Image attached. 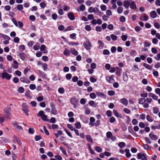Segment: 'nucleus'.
I'll use <instances>...</instances> for the list:
<instances>
[{
	"label": "nucleus",
	"mask_w": 160,
	"mask_h": 160,
	"mask_svg": "<svg viewBox=\"0 0 160 160\" xmlns=\"http://www.w3.org/2000/svg\"><path fill=\"white\" fill-rule=\"evenodd\" d=\"M152 99L150 98H140L138 99V103L140 104H143V107L145 108H147L149 106L148 103H151Z\"/></svg>",
	"instance_id": "nucleus-1"
},
{
	"label": "nucleus",
	"mask_w": 160,
	"mask_h": 160,
	"mask_svg": "<svg viewBox=\"0 0 160 160\" xmlns=\"http://www.w3.org/2000/svg\"><path fill=\"white\" fill-rule=\"evenodd\" d=\"M83 46L86 49L88 50H90L91 48L92 47L91 43L90 40L88 39H87L86 41L84 42L83 43Z\"/></svg>",
	"instance_id": "nucleus-2"
},
{
	"label": "nucleus",
	"mask_w": 160,
	"mask_h": 160,
	"mask_svg": "<svg viewBox=\"0 0 160 160\" xmlns=\"http://www.w3.org/2000/svg\"><path fill=\"white\" fill-rule=\"evenodd\" d=\"M2 78L10 80L11 77V76L6 72H3L2 73Z\"/></svg>",
	"instance_id": "nucleus-3"
},
{
	"label": "nucleus",
	"mask_w": 160,
	"mask_h": 160,
	"mask_svg": "<svg viewBox=\"0 0 160 160\" xmlns=\"http://www.w3.org/2000/svg\"><path fill=\"white\" fill-rule=\"evenodd\" d=\"M137 157L138 159H141V160H147V158L145 154L142 152L138 153Z\"/></svg>",
	"instance_id": "nucleus-4"
},
{
	"label": "nucleus",
	"mask_w": 160,
	"mask_h": 160,
	"mask_svg": "<svg viewBox=\"0 0 160 160\" xmlns=\"http://www.w3.org/2000/svg\"><path fill=\"white\" fill-rule=\"evenodd\" d=\"M88 12L90 13L92 12H100L98 9L97 8L90 7L88 9Z\"/></svg>",
	"instance_id": "nucleus-5"
},
{
	"label": "nucleus",
	"mask_w": 160,
	"mask_h": 160,
	"mask_svg": "<svg viewBox=\"0 0 160 160\" xmlns=\"http://www.w3.org/2000/svg\"><path fill=\"white\" fill-rule=\"evenodd\" d=\"M12 124L13 127L16 129L18 130H22V128L21 126L18 125V123L16 121L13 122L12 123Z\"/></svg>",
	"instance_id": "nucleus-6"
},
{
	"label": "nucleus",
	"mask_w": 160,
	"mask_h": 160,
	"mask_svg": "<svg viewBox=\"0 0 160 160\" xmlns=\"http://www.w3.org/2000/svg\"><path fill=\"white\" fill-rule=\"evenodd\" d=\"M129 2H130V8L133 10L136 9L137 6L135 2L132 0H129Z\"/></svg>",
	"instance_id": "nucleus-7"
},
{
	"label": "nucleus",
	"mask_w": 160,
	"mask_h": 160,
	"mask_svg": "<svg viewBox=\"0 0 160 160\" xmlns=\"http://www.w3.org/2000/svg\"><path fill=\"white\" fill-rule=\"evenodd\" d=\"M5 111L8 114V115H7V117L8 118H10V115H11V108L10 107L6 108L5 109Z\"/></svg>",
	"instance_id": "nucleus-8"
},
{
	"label": "nucleus",
	"mask_w": 160,
	"mask_h": 160,
	"mask_svg": "<svg viewBox=\"0 0 160 160\" xmlns=\"http://www.w3.org/2000/svg\"><path fill=\"white\" fill-rule=\"evenodd\" d=\"M149 136L150 138L152 140L156 141L158 139L157 136L153 134V133L152 132L149 134Z\"/></svg>",
	"instance_id": "nucleus-9"
},
{
	"label": "nucleus",
	"mask_w": 160,
	"mask_h": 160,
	"mask_svg": "<svg viewBox=\"0 0 160 160\" xmlns=\"http://www.w3.org/2000/svg\"><path fill=\"white\" fill-rule=\"evenodd\" d=\"M149 96L150 97L152 98L154 100H157L158 98V96L152 93H149Z\"/></svg>",
	"instance_id": "nucleus-10"
},
{
	"label": "nucleus",
	"mask_w": 160,
	"mask_h": 160,
	"mask_svg": "<svg viewBox=\"0 0 160 160\" xmlns=\"http://www.w3.org/2000/svg\"><path fill=\"white\" fill-rule=\"evenodd\" d=\"M51 113L54 115H56L57 113V110L54 105L51 106Z\"/></svg>",
	"instance_id": "nucleus-11"
},
{
	"label": "nucleus",
	"mask_w": 160,
	"mask_h": 160,
	"mask_svg": "<svg viewBox=\"0 0 160 160\" xmlns=\"http://www.w3.org/2000/svg\"><path fill=\"white\" fill-rule=\"evenodd\" d=\"M157 14L154 11H152L150 13V16L151 18H154L157 16Z\"/></svg>",
	"instance_id": "nucleus-12"
},
{
	"label": "nucleus",
	"mask_w": 160,
	"mask_h": 160,
	"mask_svg": "<svg viewBox=\"0 0 160 160\" xmlns=\"http://www.w3.org/2000/svg\"><path fill=\"white\" fill-rule=\"evenodd\" d=\"M130 2L129 1H125L123 2V6L125 8H128L130 6Z\"/></svg>",
	"instance_id": "nucleus-13"
},
{
	"label": "nucleus",
	"mask_w": 160,
	"mask_h": 160,
	"mask_svg": "<svg viewBox=\"0 0 160 160\" xmlns=\"http://www.w3.org/2000/svg\"><path fill=\"white\" fill-rule=\"evenodd\" d=\"M120 102L125 105H127L128 104V101L125 98H122L120 99Z\"/></svg>",
	"instance_id": "nucleus-14"
},
{
	"label": "nucleus",
	"mask_w": 160,
	"mask_h": 160,
	"mask_svg": "<svg viewBox=\"0 0 160 160\" xmlns=\"http://www.w3.org/2000/svg\"><path fill=\"white\" fill-rule=\"evenodd\" d=\"M68 17L71 20H73L75 19L73 14L72 12H70L68 15Z\"/></svg>",
	"instance_id": "nucleus-15"
},
{
	"label": "nucleus",
	"mask_w": 160,
	"mask_h": 160,
	"mask_svg": "<svg viewBox=\"0 0 160 160\" xmlns=\"http://www.w3.org/2000/svg\"><path fill=\"white\" fill-rule=\"evenodd\" d=\"M63 54L65 55L68 56L70 55V52L68 49L66 48L63 52Z\"/></svg>",
	"instance_id": "nucleus-16"
},
{
	"label": "nucleus",
	"mask_w": 160,
	"mask_h": 160,
	"mask_svg": "<svg viewBox=\"0 0 160 160\" xmlns=\"http://www.w3.org/2000/svg\"><path fill=\"white\" fill-rule=\"evenodd\" d=\"M0 37H2L4 39L7 40H9L10 39V37L8 36L1 33H0Z\"/></svg>",
	"instance_id": "nucleus-17"
},
{
	"label": "nucleus",
	"mask_w": 160,
	"mask_h": 160,
	"mask_svg": "<svg viewBox=\"0 0 160 160\" xmlns=\"http://www.w3.org/2000/svg\"><path fill=\"white\" fill-rule=\"evenodd\" d=\"M96 93L98 96L104 98H105V96L103 93L100 92H96Z\"/></svg>",
	"instance_id": "nucleus-18"
},
{
	"label": "nucleus",
	"mask_w": 160,
	"mask_h": 160,
	"mask_svg": "<svg viewBox=\"0 0 160 160\" xmlns=\"http://www.w3.org/2000/svg\"><path fill=\"white\" fill-rule=\"evenodd\" d=\"M46 48V47L45 45H42L41 46V47L40 48V50L42 51H44V53H47V50L45 49Z\"/></svg>",
	"instance_id": "nucleus-19"
},
{
	"label": "nucleus",
	"mask_w": 160,
	"mask_h": 160,
	"mask_svg": "<svg viewBox=\"0 0 160 160\" xmlns=\"http://www.w3.org/2000/svg\"><path fill=\"white\" fill-rule=\"evenodd\" d=\"M125 151L126 152L125 155L127 157L129 158L131 156V154L130 153L129 150L128 149H126Z\"/></svg>",
	"instance_id": "nucleus-20"
},
{
	"label": "nucleus",
	"mask_w": 160,
	"mask_h": 160,
	"mask_svg": "<svg viewBox=\"0 0 160 160\" xmlns=\"http://www.w3.org/2000/svg\"><path fill=\"white\" fill-rule=\"evenodd\" d=\"M153 112L155 114H157L159 111V109L156 107H154L152 109Z\"/></svg>",
	"instance_id": "nucleus-21"
},
{
	"label": "nucleus",
	"mask_w": 160,
	"mask_h": 160,
	"mask_svg": "<svg viewBox=\"0 0 160 160\" xmlns=\"http://www.w3.org/2000/svg\"><path fill=\"white\" fill-rule=\"evenodd\" d=\"M70 52L73 54L77 55L78 54V52L75 49L72 48L70 49Z\"/></svg>",
	"instance_id": "nucleus-22"
},
{
	"label": "nucleus",
	"mask_w": 160,
	"mask_h": 160,
	"mask_svg": "<svg viewBox=\"0 0 160 160\" xmlns=\"http://www.w3.org/2000/svg\"><path fill=\"white\" fill-rule=\"evenodd\" d=\"M86 138L88 142L92 143H93V140L92 139V138L90 136L88 135H87L86 136Z\"/></svg>",
	"instance_id": "nucleus-23"
},
{
	"label": "nucleus",
	"mask_w": 160,
	"mask_h": 160,
	"mask_svg": "<svg viewBox=\"0 0 160 160\" xmlns=\"http://www.w3.org/2000/svg\"><path fill=\"white\" fill-rule=\"evenodd\" d=\"M106 79L107 81L109 82H110L112 80H113L112 76H107L106 77Z\"/></svg>",
	"instance_id": "nucleus-24"
},
{
	"label": "nucleus",
	"mask_w": 160,
	"mask_h": 160,
	"mask_svg": "<svg viewBox=\"0 0 160 160\" xmlns=\"http://www.w3.org/2000/svg\"><path fill=\"white\" fill-rule=\"evenodd\" d=\"M90 120V122L89 123V124L91 126H93L94 125V124L92 123L95 122V119L93 117H91Z\"/></svg>",
	"instance_id": "nucleus-25"
},
{
	"label": "nucleus",
	"mask_w": 160,
	"mask_h": 160,
	"mask_svg": "<svg viewBox=\"0 0 160 160\" xmlns=\"http://www.w3.org/2000/svg\"><path fill=\"white\" fill-rule=\"evenodd\" d=\"M98 43L99 45V48L102 49L104 46V43L101 41L100 40H98Z\"/></svg>",
	"instance_id": "nucleus-26"
},
{
	"label": "nucleus",
	"mask_w": 160,
	"mask_h": 160,
	"mask_svg": "<svg viewBox=\"0 0 160 160\" xmlns=\"http://www.w3.org/2000/svg\"><path fill=\"white\" fill-rule=\"evenodd\" d=\"M123 11V8L122 7H119L117 8V12L118 14L121 13Z\"/></svg>",
	"instance_id": "nucleus-27"
},
{
	"label": "nucleus",
	"mask_w": 160,
	"mask_h": 160,
	"mask_svg": "<svg viewBox=\"0 0 160 160\" xmlns=\"http://www.w3.org/2000/svg\"><path fill=\"white\" fill-rule=\"evenodd\" d=\"M143 66L145 67L146 68L151 70L152 69V67L150 66V65L144 63L143 64Z\"/></svg>",
	"instance_id": "nucleus-28"
},
{
	"label": "nucleus",
	"mask_w": 160,
	"mask_h": 160,
	"mask_svg": "<svg viewBox=\"0 0 160 160\" xmlns=\"http://www.w3.org/2000/svg\"><path fill=\"white\" fill-rule=\"evenodd\" d=\"M18 91L21 93H23L24 91V89L22 87H20L18 89Z\"/></svg>",
	"instance_id": "nucleus-29"
},
{
	"label": "nucleus",
	"mask_w": 160,
	"mask_h": 160,
	"mask_svg": "<svg viewBox=\"0 0 160 160\" xmlns=\"http://www.w3.org/2000/svg\"><path fill=\"white\" fill-rule=\"evenodd\" d=\"M140 18H141V20H144L145 21H147L148 19V16L144 15L143 16L141 17Z\"/></svg>",
	"instance_id": "nucleus-30"
},
{
	"label": "nucleus",
	"mask_w": 160,
	"mask_h": 160,
	"mask_svg": "<svg viewBox=\"0 0 160 160\" xmlns=\"http://www.w3.org/2000/svg\"><path fill=\"white\" fill-rule=\"evenodd\" d=\"M89 104V105L92 107H96V105L95 103L92 100L90 101L89 102H88Z\"/></svg>",
	"instance_id": "nucleus-31"
},
{
	"label": "nucleus",
	"mask_w": 160,
	"mask_h": 160,
	"mask_svg": "<svg viewBox=\"0 0 160 160\" xmlns=\"http://www.w3.org/2000/svg\"><path fill=\"white\" fill-rule=\"evenodd\" d=\"M47 116L45 114H44L41 118V119L44 121H48L49 120L47 118Z\"/></svg>",
	"instance_id": "nucleus-32"
},
{
	"label": "nucleus",
	"mask_w": 160,
	"mask_h": 160,
	"mask_svg": "<svg viewBox=\"0 0 160 160\" xmlns=\"http://www.w3.org/2000/svg\"><path fill=\"white\" fill-rule=\"evenodd\" d=\"M95 149L96 151L98 152H101L102 151V149L101 148L98 146L96 147L95 148Z\"/></svg>",
	"instance_id": "nucleus-33"
},
{
	"label": "nucleus",
	"mask_w": 160,
	"mask_h": 160,
	"mask_svg": "<svg viewBox=\"0 0 160 160\" xmlns=\"http://www.w3.org/2000/svg\"><path fill=\"white\" fill-rule=\"evenodd\" d=\"M74 28L72 26H68L66 28H65L64 30V31H70L71 30H73Z\"/></svg>",
	"instance_id": "nucleus-34"
},
{
	"label": "nucleus",
	"mask_w": 160,
	"mask_h": 160,
	"mask_svg": "<svg viewBox=\"0 0 160 160\" xmlns=\"http://www.w3.org/2000/svg\"><path fill=\"white\" fill-rule=\"evenodd\" d=\"M90 97L92 99H95L96 97V95L94 93L92 92L90 94Z\"/></svg>",
	"instance_id": "nucleus-35"
},
{
	"label": "nucleus",
	"mask_w": 160,
	"mask_h": 160,
	"mask_svg": "<svg viewBox=\"0 0 160 160\" xmlns=\"http://www.w3.org/2000/svg\"><path fill=\"white\" fill-rule=\"evenodd\" d=\"M111 37L113 41H116L117 38V36L113 34H112L111 35Z\"/></svg>",
	"instance_id": "nucleus-36"
},
{
	"label": "nucleus",
	"mask_w": 160,
	"mask_h": 160,
	"mask_svg": "<svg viewBox=\"0 0 160 160\" xmlns=\"http://www.w3.org/2000/svg\"><path fill=\"white\" fill-rule=\"evenodd\" d=\"M75 126L76 128L78 129L81 128V124L79 122H76L75 124Z\"/></svg>",
	"instance_id": "nucleus-37"
},
{
	"label": "nucleus",
	"mask_w": 160,
	"mask_h": 160,
	"mask_svg": "<svg viewBox=\"0 0 160 160\" xmlns=\"http://www.w3.org/2000/svg\"><path fill=\"white\" fill-rule=\"evenodd\" d=\"M113 112L114 115L115 116H116L117 117H118L120 116L119 114H118L117 111L115 109H114L113 110Z\"/></svg>",
	"instance_id": "nucleus-38"
},
{
	"label": "nucleus",
	"mask_w": 160,
	"mask_h": 160,
	"mask_svg": "<svg viewBox=\"0 0 160 160\" xmlns=\"http://www.w3.org/2000/svg\"><path fill=\"white\" fill-rule=\"evenodd\" d=\"M146 118L147 120L149 122H152L153 121V119L149 115H147L146 116Z\"/></svg>",
	"instance_id": "nucleus-39"
},
{
	"label": "nucleus",
	"mask_w": 160,
	"mask_h": 160,
	"mask_svg": "<svg viewBox=\"0 0 160 160\" xmlns=\"http://www.w3.org/2000/svg\"><path fill=\"white\" fill-rule=\"evenodd\" d=\"M67 127L71 130L73 131L74 130V128L70 124H68L67 125Z\"/></svg>",
	"instance_id": "nucleus-40"
},
{
	"label": "nucleus",
	"mask_w": 160,
	"mask_h": 160,
	"mask_svg": "<svg viewBox=\"0 0 160 160\" xmlns=\"http://www.w3.org/2000/svg\"><path fill=\"white\" fill-rule=\"evenodd\" d=\"M140 96L142 98H145L148 96V93L146 92L140 94Z\"/></svg>",
	"instance_id": "nucleus-41"
},
{
	"label": "nucleus",
	"mask_w": 160,
	"mask_h": 160,
	"mask_svg": "<svg viewBox=\"0 0 160 160\" xmlns=\"http://www.w3.org/2000/svg\"><path fill=\"white\" fill-rule=\"evenodd\" d=\"M106 135L108 138H110L112 136V133L110 132H108L107 133Z\"/></svg>",
	"instance_id": "nucleus-42"
},
{
	"label": "nucleus",
	"mask_w": 160,
	"mask_h": 160,
	"mask_svg": "<svg viewBox=\"0 0 160 160\" xmlns=\"http://www.w3.org/2000/svg\"><path fill=\"white\" fill-rule=\"evenodd\" d=\"M44 114V111H43L41 110L39 112L38 114H37V116H39L41 117Z\"/></svg>",
	"instance_id": "nucleus-43"
},
{
	"label": "nucleus",
	"mask_w": 160,
	"mask_h": 160,
	"mask_svg": "<svg viewBox=\"0 0 160 160\" xmlns=\"http://www.w3.org/2000/svg\"><path fill=\"white\" fill-rule=\"evenodd\" d=\"M76 34L73 33L70 35V37L72 39H75L76 38Z\"/></svg>",
	"instance_id": "nucleus-44"
},
{
	"label": "nucleus",
	"mask_w": 160,
	"mask_h": 160,
	"mask_svg": "<svg viewBox=\"0 0 160 160\" xmlns=\"http://www.w3.org/2000/svg\"><path fill=\"white\" fill-rule=\"evenodd\" d=\"M17 9L19 10H21L23 9V7L22 4H18L17 6Z\"/></svg>",
	"instance_id": "nucleus-45"
},
{
	"label": "nucleus",
	"mask_w": 160,
	"mask_h": 160,
	"mask_svg": "<svg viewBox=\"0 0 160 160\" xmlns=\"http://www.w3.org/2000/svg\"><path fill=\"white\" fill-rule=\"evenodd\" d=\"M23 111L24 112L26 115L27 116H28L29 114L28 113V108H23V109H22Z\"/></svg>",
	"instance_id": "nucleus-46"
},
{
	"label": "nucleus",
	"mask_w": 160,
	"mask_h": 160,
	"mask_svg": "<svg viewBox=\"0 0 160 160\" xmlns=\"http://www.w3.org/2000/svg\"><path fill=\"white\" fill-rule=\"evenodd\" d=\"M40 6L41 8H44L46 6V4L44 2H42L40 3Z\"/></svg>",
	"instance_id": "nucleus-47"
},
{
	"label": "nucleus",
	"mask_w": 160,
	"mask_h": 160,
	"mask_svg": "<svg viewBox=\"0 0 160 160\" xmlns=\"http://www.w3.org/2000/svg\"><path fill=\"white\" fill-rule=\"evenodd\" d=\"M90 109L87 108H86L85 111V113L87 114H89L90 113Z\"/></svg>",
	"instance_id": "nucleus-48"
},
{
	"label": "nucleus",
	"mask_w": 160,
	"mask_h": 160,
	"mask_svg": "<svg viewBox=\"0 0 160 160\" xmlns=\"http://www.w3.org/2000/svg\"><path fill=\"white\" fill-rule=\"evenodd\" d=\"M40 46L38 45H35L33 46V48L35 50H37L39 49Z\"/></svg>",
	"instance_id": "nucleus-49"
},
{
	"label": "nucleus",
	"mask_w": 160,
	"mask_h": 160,
	"mask_svg": "<svg viewBox=\"0 0 160 160\" xmlns=\"http://www.w3.org/2000/svg\"><path fill=\"white\" fill-rule=\"evenodd\" d=\"M21 81L23 82L26 83H30V81L28 79H25V78L22 79V80H21Z\"/></svg>",
	"instance_id": "nucleus-50"
},
{
	"label": "nucleus",
	"mask_w": 160,
	"mask_h": 160,
	"mask_svg": "<svg viewBox=\"0 0 160 160\" xmlns=\"http://www.w3.org/2000/svg\"><path fill=\"white\" fill-rule=\"evenodd\" d=\"M15 142H16L18 144V145L19 146H20L21 144L22 143L21 142L20 140L17 138H16L15 140Z\"/></svg>",
	"instance_id": "nucleus-51"
},
{
	"label": "nucleus",
	"mask_w": 160,
	"mask_h": 160,
	"mask_svg": "<svg viewBox=\"0 0 160 160\" xmlns=\"http://www.w3.org/2000/svg\"><path fill=\"white\" fill-rule=\"evenodd\" d=\"M85 9V6L83 4H81L80 7V9L82 11H83Z\"/></svg>",
	"instance_id": "nucleus-52"
},
{
	"label": "nucleus",
	"mask_w": 160,
	"mask_h": 160,
	"mask_svg": "<svg viewBox=\"0 0 160 160\" xmlns=\"http://www.w3.org/2000/svg\"><path fill=\"white\" fill-rule=\"evenodd\" d=\"M36 88V86L34 84H31L29 86V88L31 89L34 90Z\"/></svg>",
	"instance_id": "nucleus-53"
},
{
	"label": "nucleus",
	"mask_w": 160,
	"mask_h": 160,
	"mask_svg": "<svg viewBox=\"0 0 160 160\" xmlns=\"http://www.w3.org/2000/svg\"><path fill=\"white\" fill-rule=\"evenodd\" d=\"M100 8L101 10L103 11H104L106 10L107 9L106 6L105 5H102L100 6Z\"/></svg>",
	"instance_id": "nucleus-54"
},
{
	"label": "nucleus",
	"mask_w": 160,
	"mask_h": 160,
	"mask_svg": "<svg viewBox=\"0 0 160 160\" xmlns=\"http://www.w3.org/2000/svg\"><path fill=\"white\" fill-rule=\"evenodd\" d=\"M138 121L135 119H133L132 121V124L134 125L137 124L138 123Z\"/></svg>",
	"instance_id": "nucleus-55"
},
{
	"label": "nucleus",
	"mask_w": 160,
	"mask_h": 160,
	"mask_svg": "<svg viewBox=\"0 0 160 160\" xmlns=\"http://www.w3.org/2000/svg\"><path fill=\"white\" fill-rule=\"evenodd\" d=\"M125 143L123 142H121L118 144V146L121 148H122L125 146Z\"/></svg>",
	"instance_id": "nucleus-56"
},
{
	"label": "nucleus",
	"mask_w": 160,
	"mask_h": 160,
	"mask_svg": "<svg viewBox=\"0 0 160 160\" xmlns=\"http://www.w3.org/2000/svg\"><path fill=\"white\" fill-rule=\"evenodd\" d=\"M64 27L62 25H60L58 27V29L60 31H62L64 29Z\"/></svg>",
	"instance_id": "nucleus-57"
},
{
	"label": "nucleus",
	"mask_w": 160,
	"mask_h": 160,
	"mask_svg": "<svg viewBox=\"0 0 160 160\" xmlns=\"http://www.w3.org/2000/svg\"><path fill=\"white\" fill-rule=\"evenodd\" d=\"M106 14L108 16H111L112 15V12L110 10H108L106 12Z\"/></svg>",
	"instance_id": "nucleus-58"
},
{
	"label": "nucleus",
	"mask_w": 160,
	"mask_h": 160,
	"mask_svg": "<svg viewBox=\"0 0 160 160\" xmlns=\"http://www.w3.org/2000/svg\"><path fill=\"white\" fill-rule=\"evenodd\" d=\"M58 92L61 93H63L64 92V89L62 88H59L58 89Z\"/></svg>",
	"instance_id": "nucleus-59"
},
{
	"label": "nucleus",
	"mask_w": 160,
	"mask_h": 160,
	"mask_svg": "<svg viewBox=\"0 0 160 160\" xmlns=\"http://www.w3.org/2000/svg\"><path fill=\"white\" fill-rule=\"evenodd\" d=\"M42 138L41 136L38 135V136H35V139L36 141H38L40 140Z\"/></svg>",
	"instance_id": "nucleus-60"
},
{
	"label": "nucleus",
	"mask_w": 160,
	"mask_h": 160,
	"mask_svg": "<svg viewBox=\"0 0 160 160\" xmlns=\"http://www.w3.org/2000/svg\"><path fill=\"white\" fill-rule=\"evenodd\" d=\"M72 77V75L71 74L69 73L67 74L66 76V78L68 80H70L71 79Z\"/></svg>",
	"instance_id": "nucleus-61"
},
{
	"label": "nucleus",
	"mask_w": 160,
	"mask_h": 160,
	"mask_svg": "<svg viewBox=\"0 0 160 160\" xmlns=\"http://www.w3.org/2000/svg\"><path fill=\"white\" fill-rule=\"evenodd\" d=\"M90 81L92 82H94L97 81V79L93 77H90Z\"/></svg>",
	"instance_id": "nucleus-62"
},
{
	"label": "nucleus",
	"mask_w": 160,
	"mask_h": 160,
	"mask_svg": "<svg viewBox=\"0 0 160 160\" xmlns=\"http://www.w3.org/2000/svg\"><path fill=\"white\" fill-rule=\"evenodd\" d=\"M87 17L89 20L92 19L94 18V16L93 14H89L88 16Z\"/></svg>",
	"instance_id": "nucleus-63"
},
{
	"label": "nucleus",
	"mask_w": 160,
	"mask_h": 160,
	"mask_svg": "<svg viewBox=\"0 0 160 160\" xmlns=\"http://www.w3.org/2000/svg\"><path fill=\"white\" fill-rule=\"evenodd\" d=\"M54 157L58 160H61L62 159V157L59 155H55Z\"/></svg>",
	"instance_id": "nucleus-64"
}]
</instances>
